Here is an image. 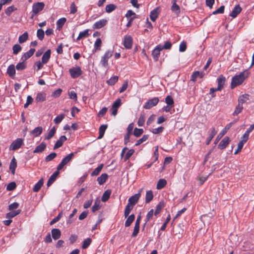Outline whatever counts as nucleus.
I'll return each instance as SVG.
<instances>
[{
    "instance_id": "obj_1",
    "label": "nucleus",
    "mask_w": 254,
    "mask_h": 254,
    "mask_svg": "<svg viewBox=\"0 0 254 254\" xmlns=\"http://www.w3.org/2000/svg\"><path fill=\"white\" fill-rule=\"evenodd\" d=\"M250 72L248 70H245L238 75H236L232 78L231 83V88L242 84L244 80L249 76Z\"/></svg>"
},
{
    "instance_id": "obj_2",
    "label": "nucleus",
    "mask_w": 254,
    "mask_h": 254,
    "mask_svg": "<svg viewBox=\"0 0 254 254\" xmlns=\"http://www.w3.org/2000/svg\"><path fill=\"white\" fill-rule=\"evenodd\" d=\"M45 7V3L43 2H38L34 3L32 5V14L31 18L33 17L38 14L40 11H41Z\"/></svg>"
},
{
    "instance_id": "obj_3",
    "label": "nucleus",
    "mask_w": 254,
    "mask_h": 254,
    "mask_svg": "<svg viewBox=\"0 0 254 254\" xmlns=\"http://www.w3.org/2000/svg\"><path fill=\"white\" fill-rule=\"evenodd\" d=\"M69 72L72 78H78L83 73L81 67L79 66H76L69 68Z\"/></svg>"
},
{
    "instance_id": "obj_4",
    "label": "nucleus",
    "mask_w": 254,
    "mask_h": 254,
    "mask_svg": "<svg viewBox=\"0 0 254 254\" xmlns=\"http://www.w3.org/2000/svg\"><path fill=\"white\" fill-rule=\"evenodd\" d=\"M113 53V50H108L106 52L104 56L102 57L100 63L104 67H107L108 65V60L110 58H111Z\"/></svg>"
},
{
    "instance_id": "obj_5",
    "label": "nucleus",
    "mask_w": 254,
    "mask_h": 254,
    "mask_svg": "<svg viewBox=\"0 0 254 254\" xmlns=\"http://www.w3.org/2000/svg\"><path fill=\"white\" fill-rule=\"evenodd\" d=\"M159 101V99L158 97H154L148 100L144 105L143 108L145 109H149L156 106Z\"/></svg>"
},
{
    "instance_id": "obj_6",
    "label": "nucleus",
    "mask_w": 254,
    "mask_h": 254,
    "mask_svg": "<svg viewBox=\"0 0 254 254\" xmlns=\"http://www.w3.org/2000/svg\"><path fill=\"white\" fill-rule=\"evenodd\" d=\"M23 143V140L22 138H17L15 140L13 141L11 144L9 149L12 150H15L19 149Z\"/></svg>"
},
{
    "instance_id": "obj_7",
    "label": "nucleus",
    "mask_w": 254,
    "mask_h": 254,
    "mask_svg": "<svg viewBox=\"0 0 254 254\" xmlns=\"http://www.w3.org/2000/svg\"><path fill=\"white\" fill-rule=\"evenodd\" d=\"M132 38L130 35H126L124 37V40L123 41V45L124 47L127 49H130L132 46Z\"/></svg>"
},
{
    "instance_id": "obj_8",
    "label": "nucleus",
    "mask_w": 254,
    "mask_h": 254,
    "mask_svg": "<svg viewBox=\"0 0 254 254\" xmlns=\"http://www.w3.org/2000/svg\"><path fill=\"white\" fill-rule=\"evenodd\" d=\"M161 45H158L152 52V56L154 61H157L161 51Z\"/></svg>"
},
{
    "instance_id": "obj_9",
    "label": "nucleus",
    "mask_w": 254,
    "mask_h": 254,
    "mask_svg": "<svg viewBox=\"0 0 254 254\" xmlns=\"http://www.w3.org/2000/svg\"><path fill=\"white\" fill-rule=\"evenodd\" d=\"M107 20L105 19H102L96 22L93 25V28L94 29H100L105 26L107 23Z\"/></svg>"
},
{
    "instance_id": "obj_10",
    "label": "nucleus",
    "mask_w": 254,
    "mask_h": 254,
    "mask_svg": "<svg viewBox=\"0 0 254 254\" xmlns=\"http://www.w3.org/2000/svg\"><path fill=\"white\" fill-rule=\"evenodd\" d=\"M140 196V192L133 195L129 198L128 203L134 206L138 202Z\"/></svg>"
},
{
    "instance_id": "obj_11",
    "label": "nucleus",
    "mask_w": 254,
    "mask_h": 254,
    "mask_svg": "<svg viewBox=\"0 0 254 254\" xmlns=\"http://www.w3.org/2000/svg\"><path fill=\"white\" fill-rule=\"evenodd\" d=\"M230 142L229 137L225 136L219 143L218 147L220 149H223L226 147Z\"/></svg>"
},
{
    "instance_id": "obj_12",
    "label": "nucleus",
    "mask_w": 254,
    "mask_h": 254,
    "mask_svg": "<svg viewBox=\"0 0 254 254\" xmlns=\"http://www.w3.org/2000/svg\"><path fill=\"white\" fill-rule=\"evenodd\" d=\"M35 51V49L32 48L28 52L25 53L21 57V60L22 61H25L30 58L34 53Z\"/></svg>"
},
{
    "instance_id": "obj_13",
    "label": "nucleus",
    "mask_w": 254,
    "mask_h": 254,
    "mask_svg": "<svg viewBox=\"0 0 254 254\" xmlns=\"http://www.w3.org/2000/svg\"><path fill=\"white\" fill-rule=\"evenodd\" d=\"M67 140V138L64 135H62L61 136L59 139H58L57 142H56L55 145H54V149H56L57 148H60V147H61L64 142L66 141Z\"/></svg>"
},
{
    "instance_id": "obj_14",
    "label": "nucleus",
    "mask_w": 254,
    "mask_h": 254,
    "mask_svg": "<svg viewBox=\"0 0 254 254\" xmlns=\"http://www.w3.org/2000/svg\"><path fill=\"white\" fill-rule=\"evenodd\" d=\"M241 7L239 4H238L234 7L232 12L229 15L233 18H235L241 12Z\"/></svg>"
},
{
    "instance_id": "obj_15",
    "label": "nucleus",
    "mask_w": 254,
    "mask_h": 254,
    "mask_svg": "<svg viewBox=\"0 0 254 254\" xmlns=\"http://www.w3.org/2000/svg\"><path fill=\"white\" fill-rule=\"evenodd\" d=\"M6 73L11 78H14L15 75V67L14 64H10L8 66Z\"/></svg>"
},
{
    "instance_id": "obj_16",
    "label": "nucleus",
    "mask_w": 254,
    "mask_h": 254,
    "mask_svg": "<svg viewBox=\"0 0 254 254\" xmlns=\"http://www.w3.org/2000/svg\"><path fill=\"white\" fill-rule=\"evenodd\" d=\"M226 78L222 75H220L217 79L218 86L217 89L221 90L225 84Z\"/></svg>"
},
{
    "instance_id": "obj_17",
    "label": "nucleus",
    "mask_w": 254,
    "mask_h": 254,
    "mask_svg": "<svg viewBox=\"0 0 254 254\" xmlns=\"http://www.w3.org/2000/svg\"><path fill=\"white\" fill-rule=\"evenodd\" d=\"M204 76V73L203 72H199L198 71H196L193 72L191 76V80L194 82L196 80V79L198 77L202 78Z\"/></svg>"
},
{
    "instance_id": "obj_18",
    "label": "nucleus",
    "mask_w": 254,
    "mask_h": 254,
    "mask_svg": "<svg viewBox=\"0 0 254 254\" xmlns=\"http://www.w3.org/2000/svg\"><path fill=\"white\" fill-rule=\"evenodd\" d=\"M51 234L53 238L56 240L59 239L61 235V232L59 229H53L52 230Z\"/></svg>"
},
{
    "instance_id": "obj_19",
    "label": "nucleus",
    "mask_w": 254,
    "mask_h": 254,
    "mask_svg": "<svg viewBox=\"0 0 254 254\" xmlns=\"http://www.w3.org/2000/svg\"><path fill=\"white\" fill-rule=\"evenodd\" d=\"M17 167V162L15 158L13 157L10 162L9 165V170L13 175L15 174V169Z\"/></svg>"
},
{
    "instance_id": "obj_20",
    "label": "nucleus",
    "mask_w": 254,
    "mask_h": 254,
    "mask_svg": "<svg viewBox=\"0 0 254 254\" xmlns=\"http://www.w3.org/2000/svg\"><path fill=\"white\" fill-rule=\"evenodd\" d=\"M46 94L43 92L38 93L35 98L37 102H43L46 100Z\"/></svg>"
},
{
    "instance_id": "obj_21",
    "label": "nucleus",
    "mask_w": 254,
    "mask_h": 254,
    "mask_svg": "<svg viewBox=\"0 0 254 254\" xmlns=\"http://www.w3.org/2000/svg\"><path fill=\"white\" fill-rule=\"evenodd\" d=\"M46 147V144L44 142H42L38 145L33 151L34 153H39L42 152Z\"/></svg>"
},
{
    "instance_id": "obj_22",
    "label": "nucleus",
    "mask_w": 254,
    "mask_h": 254,
    "mask_svg": "<svg viewBox=\"0 0 254 254\" xmlns=\"http://www.w3.org/2000/svg\"><path fill=\"white\" fill-rule=\"evenodd\" d=\"M51 57V50H47L43 55L42 57V63L46 64L49 60Z\"/></svg>"
},
{
    "instance_id": "obj_23",
    "label": "nucleus",
    "mask_w": 254,
    "mask_h": 254,
    "mask_svg": "<svg viewBox=\"0 0 254 254\" xmlns=\"http://www.w3.org/2000/svg\"><path fill=\"white\" fill-rule=\"evenodd\" d=\"M217 133V131L215 130L214 127H212L210 128L209 132V136L207 138V144H209L210 142L211 141L212 138Z\"/></svg>"
},
{
    "instance_id": "obj_24",
    "label": "nucleus",
    "mask_w": 254,
    "mask_h": 254,
    "mask_svg": "<svg viewBox=\"0 0 254 254\" xmlns=\"http://www.w3.org/2000/svg\"><path fill=\"white\" fill-rule=\"evenodd\" d=\"M232 125V123H230L226 125L225 128L219 133L217 136V139H219L221 138L223 135H224L227 131L230 128Z\"/></svg>"
},
{
    "instance_id": "obj_25",
    "label": "nucleus",
    "mask_w": 254,
    "mask_h": 254,
    "mask_svg": "<svg viewBox=\"0 0 254 254\" xmlns=\"http://www.w3.org/2000/svg\"><path fill=\"white\" fill-rule=\"evenodd\" d=\"M159 15L158 8L157 7L151 11L150 14V19L152 21H155Z\"/></svg>"
},
{
    "instance_id": "obj_26",
    "label": "nucleus",
    "mask_w": 254,
    "mask_h": 254,
    "mask_svg": "<svg viewBox=\"0 0 254 254\" xmlns=\"http://www.w3.org/2000/svg\"><path fill=\"white\" fill-rule=\"evenodd\" d=\"M108 126L107 125H101L99 129V136L98 137V139H101L105 133V132Z\"/></svg>"
},
{
    "instance_id": "obj_27",
    "label": "nucleus",
    "mask_w": 254,
    "mask_h": 254,
    "mask_svg": "<svg viewBox=\"0 0 254 254\" xmlns=\"http://www.w3.org/2000/svg\"><path fill=\"white\" fill-rule=\"evenodd\" d=\"M249 95L247 94L241 95L238 99V103L241 104L243 105L244 103L249 100Z\"/></svg>"
},
{
    "instance_id": "obj_28",
    "label": "nucleus",
    "mask_w": 254,
    "mask_h": 254,
    "mask_svg": "<svg viewBox=\"0 0 254 254\" xmlns=\"http://www.w3.org/2000/svg\"><path fill=\"white\" fill-rule=\"evenodd\" d=\"M44 183V180L43 179H41L38 182H37L34 186V188L33 189V190L34 192H38L40 189L41 188L42 186H43Z\"/></svg>"
},
{
    "instance_id": "obj_29",
    "label": "nucleus",
    "mask_w": 254,
    "mask_h": 254,
    "mask_svg": "<svg viewBox=\"0 0 254 254\" xmlns=\"http://www.w3.org/2000/svg\"><path fill=\"white\" fill-rule=\"evenodd\" d=\"M171 10L177 14L180 13V8L179 6L176 3V0H173V5L171 6Z\"/></svg>"
},
{
    "instance_id": "obj_30",
    "label": "nucleus",
    "mask_w": 254,
    "mask_h": 254,
    "mask_svg": "<svg viewBox=\"0 0 254 254\" xmlns=\"http://www.w3.org/2000/svg\"><path fill=\"white\" fill-rule=\"evenodd\" d=\"M77 152L75 153H71L69 154L68 155H67L66 157H65L62 160V162L64 164L66 165L67 163H68L69 161H70L74 156V154H76Z\"/></svg>"
},
{
    "instance_id": "obj_31",
    "label": "nucleus",
    "mask_w": 254,
    "mask_h": 254,
    "mask_svg": "<svg viewBox=\"0 0 254 254\" xmlns=\"http://www.w3.org/2000/svg\"><path fill=\"white\" fill-rule=\"evenodd\" d=\"M66 19L64 17L61 18L58 20L56 23L57 29L58 30H60L64 24L65 22H66Z\"/></svg>"
},
{
    "instance_id": "obj_32",
    "label": "nucleus",
    "mask_w": 254,
    "mask_h": 254,
    "mask_svg": "<svg viewBox=\"0 0 254 254\" xmlns=\"http://www.w3.org/2000/svg\"><path fill=\"white\" fill-rule=\"evenodd\" d=\"M43 131V128L41 127H38L35 128L32 131L31 134L34 136L37 137L40 135Z\"/></svg>"
},
{
    "instance_id": "obj_33",
    "label": "nucleus",
    "mask_w": 254,
    "mask_h": 254,
    "mask_svg": "<svg viewBox=\"0 0 254 254\" xmlns=\"http://www.w3.org/2000/svg\"><path fill=\"white\" fill-rule=\"evenodd\" d=\"M28 38V34L27 32H24L22 35H20L18 38V42L20 44H22L26 42Z\"/></svg>"
},
{
    "instance_id": "obj_34",
    "label": "nucleus",
    "mask_w": 254,
    "mask_h": 254,
    "mask_svg": "<svg viewBox=\"0 0 254 254\" xmlns=\"http://www.w3.org/2000/svg\"><path fill=\"white\" fill-rule=\"evenodd\" d=\"M21 212V210H17L16 211H11L8 212L6 215V217L8 219H10L11 218L15 217L17 215Z\"/></svg>"
},
{
    "instance_id": "obj_35",
    "label": "nucleus",
    "mask_w": 254,
    "mask_h": 254,
    "mask_svg": "<svg viewBox=\"0 0 254 254\" xmlns=\"http://www.w3.org/2000/svg\"><path fill=\"white\" fill-rule=\"evenodd\" d=\"M135 219V215L134 214H131L129 215L127 220L125 222V225L126 227H129Z\"/></svg>"
},
{
    "instance_id": "obj_36",
    "label": "nucleus",
    "mask_w": 254,
    "mask_h": 254,
    "mask_svg": "<svg viewBox=\"0 0 254 254\" xmlns=\"http://www.w3.org/2000/svg\"><path fill=\"white\" fill-rule=\"evenodd\" d=\"M153 198V192L151 190L147 191L145 196V202L148 203L150 202Z\"/></svg>"
},
{
    "instance_id": "obj_37",
    "label": "nucleus",
    "mask_w": 254,
    "mask_h": 254,
    "mask_svg": "<svg viewBox=\"0 0 254 254\" xmlns=\"http://www.w3.org/2000/svg\"><path fill=\"white\" fill-rule=\"evenodd\" d=\"M167 182L165 179H160L157 184L156 188L158 190L163 189L166 185Z\"/></svg>"
},
{
    "instance_id": "obj_38",
    "label": "nucleus",
    "mask_w": 254,
    "mask_h": 254,
    "mask_svg": "<svg viewBox=\"0 0 254 254\" xmlns=\"http://www.w3.org/2000/svg\"><path fill=\"white\" fill-rule=\"evenodd\" d=\"M133 205L127 203L125 209V217H127L129 214L131 210L133 209Z\"/></svg>"
},
{
    "instance_id": "obj_39",
    "label": "nucleus",
    "mask_w": 254,
    "mask_h": 254,
    "mask_svg": "<svg viewBox=\"0 0 254 254\" xmlns=\"http://www.w3.org/2000/svg\"><path fill=\"white\" fill-rule=\"evenodd\" d=\"M111 194V190H106L104 192V193L102 195V201L106 202V201H107L108 200V199L109 198Z\"/></svg>"
},
{
    "instance_id": "obj_40",
    "label": "nucleus",
    "mask_w": 254,
    "mask_h": 254,
    "mask_svg": "<svg viewBox=\"0 0 254 254\" xmlns=\"http://www.w3.org/2000/svg\"><path fill=\"white\" fill-rule=\"evenodd\" d=\"M207 179L206 176H197L195 180L198 181L199 185H202L204 182Z\"/></svg>"
},
{
    "instance_id": "obj_41",
    "label": "nucleus",
    "mask_w": 254,
    "mask_h": 254,
    "mask_svg": "<svg viewBox=\"0 0 254 254\" xmlns=\"http://www.w3.org/2000/svg\"><path fill=\"white\" fill-rule=\"evenodd\" d=\"M117 6L114 4H107L105 7L106 12L107 13H110L115 10Z\"/></svg>"
},
{
    "instance_id": "obj_42",
    "label": "nucleus",
    "mask_w": 254,
    "mask_h": 254,
    "mask_svg": "<svg viewBox=\"0 0 254 254\" xmlns=\"http://www.w3.org/2000/svg\"><path fill=\"white\" fill-rule=\"evenodd\" d=\"M56 131V128L55 127H53L49 131L48 133V135L45 137V139L49 140L51 139L55 134Z\"/></svg>"
},
{
    "instance_id": "obj_43",
    "label": "nucleus",
    "mask_w": 254,
    "mask_h": 254,
    "mask_svg": "<svg viewBox=\"0 0 254 254\" xmlns=\"http://www.w3.org/2000/svg\"><path fill=\"white\" fill-rule=\"evenodd\" d=\"M164 207V204L163 202H159L156 206V209L154 212V215L155 216L157 215L161 211V210Z\"/></svg>"
},
{
    "instance_id": "obj_44",
    "label": "nucleus",
    "mask_w": 254,
    "mask_h": 254,
    "mask_svg": "<svg viewBox=\"0 0 254 254\" xmlns=\"http://www.w3.org/2000/svg\"><path fill=\"white\" fill-rule=\"evenodd\" d=\"M89 30L86 29L79 33L77 40H79L80 39L87 37L89 35Z\"/></svg>"
},
{
    "instance_id": "obj_45",
    "label": "nucleus",
    "mask_w": 254,
    "mask_h": 254,
    "mask_svg": "<svg viewBox=\"0 0 254 254\" xmlns=\"http://www.w3.org/2000/svg\"><path fill=\"white\" fill-rule=\"evenodd\" d=\"M118 80V76H114L111 77L108 80H107V83L109 85H114Z\"/></svg>"
},
{
    "instance_id": "obj_46",
    "label": "nucleus",
    "mask_w": 254,
    "mask_h": 254,
    "mask_svg": "<svg viewBox=\"0 0 254 254\" xmlns=\"http://www.w3.org/2000/svg\"><path fill=\"white\" fill-rule=\"evenodd\" d=\"M100 208V201L99 200H96L94 205L92 207V211L93 212L97 211Z\"/></svg>"
},
{
    "instance_id": "obj_47",
    "label": "nucleus",
    "mask_w": 254,
    "mask_h": 254,
    "mask_svg": "<svg viewBox=\"0 0 254 254\" xmlns=\"http://www.w3.org/2000/svg\"><path fill=\"white\" fill-rule=\"evenodd\" d=\"M16 10L17 8L15 7L14 6L12 5L8 7L5 10V13L7 15L9 16L12 12Z\"/></svg>"
},
{
    "instance_id": "obj_48",
    "label": "nucleus",
    "mask_w": 254,
    "mask_h": 254,
    "mask_svg": "<svg viewBox=\"0 0 254 254\" xmlns=\"http://www.w3.org/2000/svg\"><path fill=\"white\" fill-rule=\"evenodd\" d=\"M149 137V135L147 134H144L143 135V136L140 138L139 139L137 140L136 141V142L135 144V146H138L143 143V142L145 141L146 140L148 139Z\"/></svg>"
},
{
    "instance_id": "obj_49",
    "label": "nucleus",
    "mask_w": 254,
    "mask_h": 254,
    "mask_svg": "<svg viewBox=\"0 0 254 254\" xmlns=\"http://www.w3.org/2000/svg\"><path fill=\"white\" fill-rule=\"evenodd\" d=\"M22 50V47L19 44H15L12 47L13 54L17 55Z\"/></svg>"
},
{
    "instance_id": "obj_50",
    "label": "nucleus",
    "mask_w": 254,
    "mask_h": 254,
    "mask_svg": "<svg viewBox=\"0 0 254 254\" xmlns=\"http://www.w3.org/2000/svg\"><path fill=\"white\" fill-rule=\"evenodd\" d=\"M243 109V106L241 104L238 103V105L236 106L235 110L233 113L234 116H236L240 113Z\"/></svg>"
},
{
    "instance_id": "obj_51",
    "label": "nucleus",
    "mask_w": 254,
    "mask_h": 254,
    "mask_svg": "<svg viewBox=\"0 0 254 254\" xmlns=\"http://www.w3.org/2000/svg\"><path fill=\"white\" fill-rule=\"evenodd\" d=\"M165 102L167 104V105H169L171 106H174V101L173 98L171 96H167L165 98Z\"/></svg>"
},
{
    "instance_id": "obj_52",
    "label": "nucleus",
    "mask_w": 254,
    "mask_h": 254,
    "mask_svg": "<svg viewBox=\"0 0 254 254\" xmlns=\"http://www.w3.org/2000/svg\"><path fill=\"white\" fill-rule=\"evenodd\" d=\"M25 61H22L20 63H18L16 65V68L18 70H22L25 69L26 67V64L24 63Z\"/></svg>"
},
{
    "instance_id": "obj_53",
    "label": "nucleus",
    "mask_w": 254,
    "mask_h": 254,
    "mask_svg": "<svg viewBox=\"0 0 254 254\" xmlns=\"http://www.w3.org/2000/svg\"><path fill=\"white\" fill-rule=\"evenodd\" d=\"M65 117V115L64 114H61L60 115H59V116H58L57 117H56L54 121L55 122V124H59L60 123H61L62 120Z\"/></svg>"
},
{
    "instance_id": "obj_54",
    "label": "nucleus",
    "mask_w": 254,
    "mask_h": 254,
    "mask_svg": "<svg viewBox=\"0 0 254 254\" xmlns=\"http://www.w3.org/2000/svg\"><path fill=\"white\" fill-rule=\"evenodd\" d=\"M44 31L42 29H39L37 31V36L40 40H42L44 38Z\"/></svg>"
},
{
    "instance_id": "obj_55",
    "label": "nucleus",
    "mask_w": 254,
    "mask_h": 254,
    "mask_svg": "<svg viewBox=\"0 0 254 254\" xmlns=\"http://www.w3.org/2000/svg\"><path fill=\"white\" fill-rule=\"evenodd\" d=\"M172 44L171 42L169 41H167L164 43L163 46L161 45V50L166 49V50H170L172 47Z\"/></svg>"
},
{
    "instance_id": "obj_56",
    "label": "nucleus",
    "mask_w": 254,
    "mask_h": 254,
    "mask_svg": "<svg viewBox=\"0 0 254 254\" xmlns=\"http://www.w3.org/2000/svg\"><path fill=\"white\" fill-rule=\"evenodd\" d=\"M143 133V129L142 128H135L133 131V135L136 137H139Z\"/></svg>"
},
{
    "instance_id": "obj_57",
    "label": "nucleus",
    "mask_w": 254,
    "mask_h": 254,
    "mask_svg": "<svg viewBox=\"0 0 254 254\" xmlns=\"http://www.w3.org/2000/svg\"><path fill=\"white\" fill-rule=\"evenodd\" d=\"M91 239L90 238H87L83 241V244L82 245V249H86L91 244Z\"/></svg>"
},
{
    "instance_id": "obj_58",
    "label": "nucleus",
    "mask_w": 254,
    "mask_h": 254,
    "mask_svg": "<svg viewBox=\"0 0 254 254\" xmlns=\"http://www.w3.org/2000/svg\"><path fill=\"white\" fill-rule=\"evenodd\" d=\"M103 164L99 165L92 172L91 175H98L103 167Z\"/></svg>"
},
{
    "instance_id": "obj_59",
    "label": "nucleus",
    "mask_w": 254,
    "mask_h": 254,
    "mask_svg": "<svg viewBox=\"0 0 254 254\" xmlns=\"http://www.w3.org/2000/svg\"><path fill=\"white\" fill-rule=\"evenodd\" d=\"M57 156V153L53 152L50 153L49 155L46 156L45 158V161L46 162H49L54 159Z\"/></svg>"
},
{
    "instance_id": "obj_60",
    "label": "nucleus",
    "mask_w": 254,
    "mask_h": 254,
    "mask_svg": "<svg viewBox=\"0 0 254 254\" xmlns=\"http://www.w3.org/2000/svg\"><path fill=\"white\" fill-rule=\"evenodd\" d=\"M102 44V41L100 38H98L96 39L94 43V48L95 50H98L100 49Z\"/></svg>"
},
{
    "instance_id": "obj_61",
    "label": "nucleus",
    "mask_w": 254,
    "mask_h": 254,
    "mask_svg": "<svg viewBox=\"0 0 254 254\" xmlns=\"http://www.w3.org/2000/svg\"><path fill=\"white\" fill-rule=\"evenodd\" d=\"M108 176H100L97 178V181L100 185L103 184L107 180Z\"/></svg>"
},
{
    "instance_id": "obj_62",
    "label": "nucleus",
    "mask_w": 254,
    "mask_h": 254,
    "mask_svg": "<svg viewBox=\"0 0 254 254\" xmlns=\"http://www.w3.org/2000/svg\"><path fill=\"white\" fill-rule=\"evenodd\" d=\"M145 122V116L144 115H141L138 119L137 122V125L139 127H142L143 126Z\"/></svg>"
},
{
    "instance_id": "obj_63",
    "label": "nucleus",
    "mask_w": 254,
    "mask_h": 254,
    "mask_svg": "<svg viewBox=\"0 0 254 254\" xmlns=\"http://www.w3.org/2000/svg\"><path fill=\"white\" fill-rule=\"evenodd\" d=\"M154 214V210L152 209L148 212V213L146 215V222H148L151 219H152Z\"/></svg>"
},
{
    "instance_id": "obj_64",
    "label": "nucleus",
    "mask_w": 254,
    "mask_h": 254,
    "mask_svg": "<svg viewBox=\"0 0 254 254\" xmlns=\"http://www.w3.org/2000/svg\"><path fill=\"white\" fill-rule=\"evenodd\" d=\"M187 49V44L185 41L182 42L179 46V51L180 52H184Z\"/></svg>"
}]
</instances>
